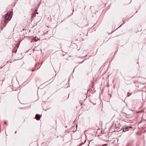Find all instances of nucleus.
<instances>
[{"label":"nucleus","mask_w":146,"mask_h":146,"mask_svg":"<svg viewBox=\"0 0 146 146\" xmlns=\"http://www.w3.org/2000/svg\"><path fill=\"white\" fill-rule=\"evenodd\" d=\"M12 16V13L11 12L7 13L5 15V19L6 20H10Z\"/></svg>","instance_id":"f257e3e1"},{"label":"nucleus","mask_w":146,"mask_h":146,"mask_svg":"<svg viewBox=\"0 0 146 146\" xmlns=\"http://www.w3.org/2000/svg\"><path fill=\"white\" fill-rule=\"evenodd\" d=\"M35 117L36 119L38 120H39L40 118L39 115L38 114H36V115Z\"/></svg>","instance_id":"f03ea898"},{"label":"nucleus","mask_w":146,"mask_h":146,"mask_svg":"<svg viewBox=\"0 0 146 146\" xmlns=\"http://www.w3.org/2000/svg\"><path fill=\"white\" fill-rule=\"evenodd\" d=\"M132 128V127H131V126H130V127H128V128Z\"/></svg>","instance_id":"7ed1b4c3"},{"label":"nucleus","mask_w":146,"mask_h":146,"mask_svg":"<svg viewBox=\"0 0 146 146\" xmlns=\"http://www.w3.org/2000/svg\"><path fill=\"white\" fill-rule=\"evenodd\" d=\"M123 131H124V130H123Z\"/></svg>","instance_id":"20e7f679"}]
</instances>
